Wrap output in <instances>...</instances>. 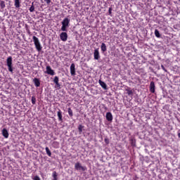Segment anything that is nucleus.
Instances as JSON below:
<instances>
[{
	"label": "nucleus",
	"instance_id": "4be33fe9",
	"mask_svg": "<svg viewBox=\"0 0 180 180\" xmlns=\"http://www.w3.org/2000/svg\"><path fill=\"white\" fill-rule=\"evenodd\" d=\"M32 105H36V96H33L31 99Z\"/></svg>",
	"mask_w": 180,
	"mask_h": 180
},
{
	"label": "nucleus",
	"instance_id": "cd10ccee",
	"mask_svg": "<svg viewBox=\"0 0 180 180\" xmlns=\"http://www.w3.org/2000/svg\"><path fill=\"white\" fill-rule=\"evenodd\" d=\"M44 1L46 2V4H47V5H50V4L51 3V0H44Z\"/></svg>",
	"mask_w": 180,
	"mask_h": 180
},
{
	"label": "nucleus",
	"instance_id": "7c9ffc66",
	"mask_svg": "<svg viewBox=\"0 0 180 180\" xmlns=\"http://www.w3.org/2000/svg\"><path fill=\"white\" fill-rule=\"evenodd\" d=\"M178 137L180 139V132H178Z\"/></svg>",
	"mask_w": 180,
	"mask_h": 180
},
{
	"label": "nucleus",
	"instance_id": "9d476101",
	"mask_svg": "<svg viewBox=\"0 0 180 180\" xmlns=\"http://www.w3.org/2000/svg\"><path fill=\"white\" fill-rule=\"evenodd\" d=\"M150 91L152 94L155 92V83L154 82H151L150 84Z\"/></svg>",
	"mask_w": 180,
	"mask_h": 180
},
{
	"label": "nucleus",
	"instance_id": "a211bd4d",
	"mask_svg": "<svg viewBox=\"0 0 180 180\" xmlns=\"http://www.w3.org/2000/svg\"><path fill=\"white\" fill-rule=\"evenodd\" d=\"M52 176H53V180H58V179L57 178L58 174H57V172H53L52 174Z\"/></svg>",
	"mask_w": 180,
	"mask_h": 180
},
{
	"label": "nucleus",
	"instance_id": "20e7f679",
	"mask_svg": "<svg viewBox=\"0 0 180 180\" xmlns=\"http://www.w3.org/2000/svg\"><path fill=\"white\" fill-rule=\"evenodd\" d=\"M75 168L77 171H86V167L82 166L79 162L75 163Z\"/></svg>",
	"mask_w": 180,
	"mask_h": 180
},
{
	"label": "nucleus",
	"instance_id": "423d86ee",
	"mask_svg": "<svg viewBox=\"0 0 180 180\" xmlns=\"http://www.w3.org/2000/svg\"><path fill=\"white\" fill-rule=\"evenodd\" d=\"M65 31H63V32H61L60 34V38L62 41H65L68 39V34L67 32H65Z\"/></svg>",
	"mask_w": 180,
	"mask_h": 180
},
{
	"label": "nucleus",
	"instance_id": "39448f33",
	"mask_svg": "<svg viewBox=\"0 0 180 180\" xmlns=\"http://www.w3.org/2000/svg\"><path fill=\"white\" fill-rule=\"evenodd\" d=\"M46 71L45 72L46 74H48V75H56V72L53 69H51V67L50 65H47L46 68Z\"/></svg>",
	"mask_w": 180,
	"mask_h": 180
},
{
	"label": "nucleus",
	"instance_id": "1a4fd4ad",
	"mask_svg": "<svg viewBox=\"0 0 180 180\" xmlns=\"http://www.w3.org/2000/svg\"><path fill=\"white\" fill-rule=\"evenodd\" d=\"M94 60H98V58H101V56L99 55V49H96L94 50Z\"/></svg>",
	"mask_w": 180,
	"mask_h": 180
},
{
	"label": "nucleus",
	"instance_id": "f3484780",
	"mask_svg": "<svg viewBox=\"0 0 180 180\" xmlns=\"http://www.w3.org/2000/svg\"><path fill=\"white\" fill-rule=\"evenodd\" d=\"M14 6L15 8H20V0H15Z\"/></svg>",
	"mask_w": 180,
	"mask_h": 180
},
{
	"label": "nucleus",
	"instance_id": "0eeeda50",
	"mask_svg": "<svg viewBox=\"0 0 180 180\" xmlns=\"http://www.w3.org/2000/svg\"><path fill=\"white\" fill-rule=\"evenodd\" d=\"M70 74L72 75V77H75V63H72L70 65Z\"/></svg>",
	"mask_w": 180,
	"mask_h": 180
},
{
	"label": "nucleus",
	"instance_id": "6ab92c4d",
	"mask_svg": "<svg viewBox=\"0 0 180 180\" xmlns=\"http://www.w3.org/2000/svg\"><path fill=\"white\" fill-rule=\"evenodd\" d=\"M155 36H156L158 38L161 37V34H160V31H158V30H155Z\"/></svg>",
	"mask_w": 180,
	"mask_h": 180
},
{
	"label": "nucleus",
	"instance_id": "ddd939ff",
	"mask_svg": "<svg viewBox=\"0 0 180 180\" xmlns=\"http://www.w3.org/2000/svg\"><path fill=\"white\" fill-rule=\"evenodd\" d=\"M58 81H59L58 77L56 76L53 79V82L54 84H56V86H57V88H60V86H61Z\"/></svg>",
	"mask_w": 180,
	"mask_h": 180
},
{
	"label": "nucleus",
	"instance_id": "6e6552de",
	"mask_svg": "<svg viewBox=\"0 0 180 180\" xmlns=\"http://www.w3.org/2000/svg\"><path fill=\"white\" fill-rule=\"evenodd\" d=\"M106 120L108 122H112L113 120V115H112V112H108L105 115Z\"/></svg>",
	"mask_w": 180,
	"mask_h": 180
},
{
	"label": "nucleus",
	"instance_id": "2eb2a0df",
	"mask_svg": "<svg viewBox=\"0 0 180 180\" xmlns=\"http://www.w3.org/2000/svg\"><path fill=\"white\" fill-rule=\"evenodd\" d=\"M58 120L60 122H62L63 121V114L61 112V110H59L58 111Z\"/></svg>",
	"mask_w": 180,
	"mask_h": 180
},
{
	"label": "nucleus",
	"instance_id": "aec40b11",
	"mask_svg": "<svg viewBox=\"0 0 180 180\" xmlns=\"http://www.w3.org/2000/svg\"><path fill=\"white\" fill-rule=\"evenodd\" d=\"M45 150L47 155H49V157H51V151H50V149L49 148V147H46Z\"/></svg>",
	"mask_w": 180,
	"mask_h": 180
},
{
	"label": "nucleus",
	"instance_id": "f257e3e1",
	"mask_svg": "<svg viewBox=\"0 0 180 180\" xmlns=\"http://www.w3.org/2000/svg\"><path fill=\"white\" fill-rule=\"evenodd\" d=\"M70 20L68 18H65L63 21L61 22V30L62 32H67L68 30V27H70Z\"/></svg>",
	"mask_w": 180,
	"mask_h": 180
},
{
	"label": "nucleus",
	"instance_id": "f03ea898",
	"mask_svg": "<svg viewBox=\"0 0 180 180\" xmlns=\"http://www.w3.org/2000/svg\"><path fill=\"white\" fill-rule=\"evenodd\" d=\"M32 40L34 41V44L37 50L39 52L41 51V50L43 49V46H41V44H40V41L39 40V38H37V37L36 36H34L32 37Z\"/></svg>",
	"mask_w": 180,
	"mask_h": 180
},
{
	"label": "nucleus",
	"instance_id": "c756f323",
	"mask_svg": "<svg viewBox=\"0 0 180 180\" xmlns=\"http://www.w3.org/2000/svg\"><path fill=\"white\" fill-rule=\"evenodd\" d=\"M109 14L110 15L112 13V8H110L108 10Z\"/></svg>",
	"mask_w": 180,
	"mask_h": 180
},
{
	"label": "nucleus",
	"instance_id": "412c9836",
	"mask_svg": "<svg viewBox=\"0 0 180 180\" xmlns=\"http://www.w3.org/2000/svg\"><path fill=\"white\" fill-rule=\"evenodd\" d=\"M126 91L128 95H133V90L130 89V88L126 89Z\"/></svg>",
	"mask_w": 180,
	"mask_h": 180
},
{
	"label": "nucleus",
	"instance_id": "bb28decb",
	"mask_svg": "<svg viewBox=\"0 0 180 180\" xmlns=\"http://www.w3.org/2000/svg\"><path fill=\"white\" fill-rule=\"evenodd\" d=\"M33 180H41L40 179V177H39V176H34L33 178H32Z\"/></svg>",
	"mask_w": 180,
	"mask_h": 180
},
{
	"label": "nucleus",
	"instance_id": "c85d7f7f",
	"mask_svg": "<svg viewBox=\"0 0 180 180\" xmlns=\"http://www.w3.org/2000/svg\"><path fill=\"white\" fill-rule=\"evenodd\" d=\"M161 68L163 70V71L167 72V69H165V67H164V65H161Z\"/></svg>",
	"mask_w": 180,
	"mask_h": 180
},
{
	"label": "nucleus",
	"instance_id": "4468645a",
	"mask_svg": "<svg viewBox=\"0 0 180 180\" xmlns=\"http://www.w3.org/2000/svg\"><path fill=\"white\" fill-rule=\"evenodd\" d=\"M98 84L101 85V87H103V89H108V86L106 85V83L102 82V80L99 79Z\"/></svg>",
	"mask_w": 180,
	"mask_h": 180
},
{
	"label": "nucleus",
	"instance_id": "dca6fc26",
	"mask_svg": "<svg viewBox=\"0 0 180 180\" xmlns=\"http://www.w3.org/2000/svg\"><path fill=\"white\" fill-rule=\"evenodd\" d=\"M101 51H103V53H105V51H106L107 48H106V44L105 43L101 44Z\"/></svg>",
	"mask_w": 180,
	"mask_h": 180
},
{
	"label": "nucleus",
	"instance_id": "a878e982",
	"mask_svg": "<svg viewBox=\"0 0 180 180\" xmlns=\"http://www.w3.org/2000/svg\"><path fill=\"white\" fill-rule=\"evenodd\" d=\"M30 12H34V6H31L30 8Z\"/></svg>",
	"mask_w": 180,
	"mask_h": 180
},
{
	"label": "nucleus",
	"instance_id": "5701e85b",
	"mask_svg": "<svg viewBox=\"0 0 180 180\" xmlns=\"http://www.w3.org/2000/svg\"><path fill=\"white\" fill-rule=\"evenodd\" d=\"M68 112L69 116H70V117L73 116L72 110H71V108L68 109Z\"/></svg>",
	"mask_w": 180,
	"mask_h": 180
},
{
	"label": "nucleus",
	"instance_id": "9b49d317",
	"mask_svg": "<svg viewBox=\"0 0 180 180\" xmlns=\"http://www.w3.org/2000/svg\"><path fill=\"white\" fill-rule=\"evenodd\" d=\"M2 134L4 136V137L5 139H8V137H9V132H8V129H3L2 130Z\"/></svg>",
	"mask_w": 180,
	"mask_h": 180
},
{
	"label": "nucleus",
	"instance_id": "b1692460",
	"mask_svg": "<svg viewBox=\"0 0 180 180\" xmlns=\"http://www.w3.org/2000/svg\"><path fill=\"white\" fill-rule=\"evenodd\" d=\"M0 6H1V9H4V8H5V1H1L0 2Z\"/></svg>",
	"mask_w": 180,
	"mask_h": 180
},
{
	"label": "nucleus",
	"instance_id": "f8f14e48",
	"mask_svg": "<svg viewBox=\"0 0 180 180\" xmlns=\"http://www.w3.org/2000/svg\"><path fill=\"white\" fill-rule=\"evenodd\" d=\"M33 82L37 88H39V86H40V79H39L38 78H34Z\"/></svg>",
	"mask_w": 180,
	"mask_h": 180
},
{
	"label": "nucleus",
	"instance_id": "393cba45",
	"mask_svg": "<svg viewBox=\"0 0 180 180\" xmlns=\"http://www.w3.org/2000/svg\"><path fill=\"white\" fill-rule=\"evenodd\" d=\"M82 129H84V126L79 125V126L78 127V130H79V133H82Z\"/></svg>",
	"mask_w": 180,
	"mask_h": 180
},
{
	"label": "nucleus",
	"instance_id": "7ed1b4c3",
	"mask_svg": "<svg viewBox=\"0 0 180 180\" xmlns=\"http://www.w3.org/2000/svg\"><path fill=\"white\" fill-rule=\"evenodd\" d=\"M6 64H7V67L8 68L9 72H11V74H13V65L12 63V56H9L7 58Z\"/></svg>",
	"mask_w": 180,
	"mask_h": 180
}]
</instances>
